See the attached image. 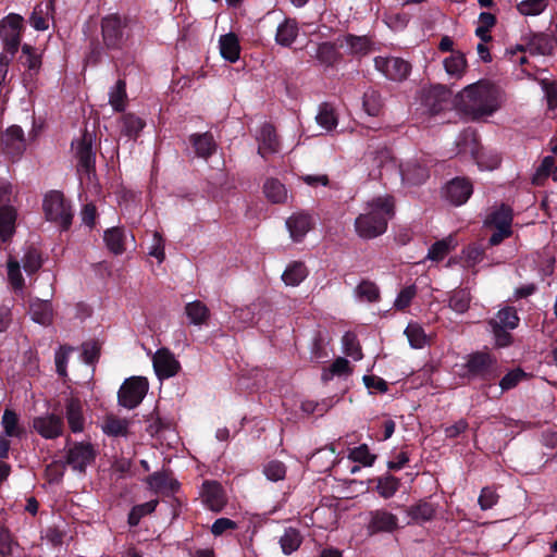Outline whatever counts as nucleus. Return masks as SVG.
<instances>
[{"instance_id": "nucleus-29", "label": "nucleus", "mask_w": 557, "mask_h": 557, "mask_svg": "<svg viewBox=\"0 0 557 557\" xmlns=\"http://www.w3.org/2000/svg\"><path fill=\"white\" fill-rule=\"evenodd\" d=\"M125 232L120 227H111L103 234V240L108 249L114 255H121L125 251Z\"/></svg>"}, {"instance_id": "nucleus-41", "label": "nucleus", "mask_w": 557, "mask_h": 557, "mask_svg": "<svg viewBox=\"0 0 557 557\" xmlns=\"http://www.w3.org/2000/svg\"><path fill=\"white\" fill-rule=\"evenodd\" d=\"M405 334L412 348H423L428 343V336L424 333L423 327L418 323H409L405 330Z\"/></svg>"}, {"instance_id": "nucleus-34", "label": "nucleus", "mask_w": 557, "mask_h": 557, "mask_svg": "<svg viewBox=\"0 0 557 557\" xmlns=\"http://www.w3.org/2000/svg\"><path fill=\"white\" fill-rule=\"evenodd\" d=\"M457 245V242L454 236L449 235L446 238L437 240L434 243L428 252V259L433 261L443 260L450 250H453Z\"/></svg>"}, {"instance_id": "nucleus-56", "label": "nucleus", "mask_w": 557, "mask_h": 557, "mask_svg": "<svg viewBox=\"0 0 557 557\" xmlns=\"http://www.w3.org/2000/svg\"><path fill=\"white\" fill-rule=\"evenodd\" d=\"M148 255L154 257L159 263L163 262L165 258L164 239L158 232L153 233L152 243L151 246L149 247Z\"/></svg>"}, {"instance_id": "nucleus-46", "label": "nucleus", "mask_w": 557, "mask_h": 557, "mask_svg": "<svg viewBox=\"0 0 557 557\" xmlns=\"http://www.w3.org/2000/svg\"><path fill=\"white\" fill-rule=\"evenodd\" d=\"M496 18L492 13L482 12L479 16V25L475 29V35L484 42L492 39L490 29L495 25Z\"/></svg>"}, {"instance_id": "nucleus-15", "label": "nucleus", "mask_w": 557, "mask_h": 557, "mask_svg": "<svg viewBox=\"0 0 557 557\" xmlns=\"http://www.w3.org/2000/svg\"><path fill=\"white\" fill-rule=\"evenodd\" d=\"M0 144L4 152L13 158L22 156L26 149L24 131L18 125H12L2 134Z\"/></svg>"}, {"instance_id": "nucleus-27", "label": "nucleus", "mask_w": 557, "mask_h": 557, "mask_svg": "<svg viewBox=\"0 0 557 557\" xmlns=\"http://www.w3.org/2000/svg\"><path fill=\"white\" fill-rule=\"evenodd\" d=\"M185 313L189 322L194 325L205 324L210 317L209 308L200 300L186 304Z\"/></svg>"}, {"instance_id": "nucleus-12", "label": "nucleus", "mask_w": 557, "mask_h": 557, "mask_svg": "<svg viewBox=\"0 0 557 557\" xmlns=\"http://www.w3.org/2000/svg\"><path fill=\"white\" fill-rule=\"evenodd\" d=\"M152 364L159 380L170 379L181 370L178 360L168 348H160L153 354Z\"/></svg>"}, {"instance_id": "nucleus-58", "label": "nucleus", "mask_w": 557, "mask_h": 557, "mask_svg": "<svg viewBox=\"0 0 557 557\" xmlns=\"http://www.w3.org/2000/svg\"><path fill=\"white\" fill-rule=\"evenodd\" d=\"M523 376V371L519 369L508 372L499 382L502 392L516 387Z\"/></svg>"}, {"instance_id": "nucleus-47", "label": "nucleus", "mask_w": 557, "mask_h": 557, "mask_svg": "<svg viewBox=\"0 0 557 557\" xmlns=\"http://www.w3.org/2000/svg\"><path fill=\"white\" fill-rule=\"evenodd\" d=\"M348 458L351 462H358L363 467H370L375 460V455L370 453V449L366 444H362L350 449Z\"/></svg>"}, {"instance_id": "nucleus-19", "label": "nucleus", "mask_w": 557, "mask_h": 557, "mask_svg": "<svg viewBox=\"0 0 557 557\" xmlns=\"http://www.w3.org/2000/svg\"><path fill=\"white\" fill-rule=\"evenodd\" d=\"M75 152L78 160V172L81 174H86L89 178L95 166V154L91 148V140L84 136L83 139L76 143Z\"/></svg>"}, {"instance_id": "nucleus-31", "label": "nucleus", "mask_w": 557, "mask_h": 557, "mask_svg": "<svg viewBox=\"0 0 557 557\" xmlns=\"http://www.w3.org/2000/svg\"><path fill=\"white\" fill-rule=\"evenodd\" d=\"M308 275L305 263L294 261L282 274V280L287 286H298Z\"/></svg>"}, {"instance_id": "nucleus-8", "label": "nucleus", "mask_w": 557, "mask_h": 557, "mask_svg": "<svg viewBox=\"0 0 557 557\" xmlns=\"http://www.w3.org/2000/svg\"><path fill=\"white\" fill-rule=\"evenodd\" d=\"M24 18L15 13H10L0 21V40L5 51L14 55L20 47Z\"/></svg>"}, {"instance_id": "nucleus-26", "label": "nucleus", "mask_w": 557, "mask_h": 557, "mask_svg": "<svg viewBox=\"0 0 557 557\" xmlns=\"http://www.w3.org/2000/svg\"><path fill=\"white\" fill-rule=\"evenodd\" d=\"M196 154L200 158H208L215 151V143L213 136L209 133L193 134L190 136Z\"/></svg>"}, {"instance_id": "nucleus-64", "label": "nucleus", "mask_w": 557, "mask_h": 557, "mask_svg": "<svg viewBox=\"0 0 557 557\" xmlns=\"http://www.w3.org/2000/svg\"><path fill=\"white\" fill-rule=\"evenodd\" d=\"M335 49L333 45L329 42H322L319 45L317 50V57L324 61V62H331V60L334 58Z\"/></svg>"}, {"instance_id": "nucleus-3", "label": "nucleus", "mask_w": 557, "mask_h": 557, "mask_svg": "<svg viewBox=\"0 0 557 557\" xmlns=\"http://www.w3.org/2000/svg\"><path fill=\"white\" fill-rule=\"evenodd\" d=\"M519 322L517 310L509 306L499 309L495 317L488 320L487 323L497 347L503 348L511 344L510 331L515 330Z\"/></svg>"}, {"instance_id": "nucleus-39", "label": "nucleus", "mask_w": 557, "mask_h": 557, "mask_svg": "<svg viewBox=\"0 0 557 557\" xmlns=\"http://www.w3.org/2000/svg\"><path fill=\"white\" fill-rule=\"evenodd\" d=\"M20 61L24 67L33 72H38L41 66V59L39 53L36 51V49L27 44L22 47Z\"/></svg>"}, {"instance_id": "nucleus-54", "label": "nucleus", "mask_w": 557, "mask_h": 557, "mask_svg": "<svg viewBox=\"0 0 557 557\" xmlns=\"http://www.w3.org/2000/svg\"><path fill=\"white\" fill-rule=\"evenodd\" d=\"M264 474L270 481L277 482L285 478L286 468L283 462L273 460L264 467Z\"/></svg>"}, {"instance_id": "nucleus-35", "label": "nucleus", "mask_w": 557, "mask_h": 557, "mask_svg": "<svg viewBox=\"0 0 557 557\" xmlns=\"http://www.w3.org/2000/svg\"><path fill=\"white\" fill-rule=\"evenodd\" d=\"M51 8H52V2H50V1L45 4H42V3L37 4L34 8V11L29 17V23L35 29H37V30L48 29V27H49L48 15H49V11L51 10Z\"/></svg>"}, {"instance_id": "nucleus-37", "label": "nucleus", "mask_w": 557, "mask_h": 557, "mask_svg": "<svg viewBox=\"0 0 557 557\" xmlns=\"http://www.w3.org/2000/svg\"><path fill=\"white\" fill-rule=\"evenodd\" d=\"M471 295L467 289H456L451 293L448 306L457 313H465L470 306Z\"/></svg>"}, {"instance_id": "nucleus-21", "label": "nucleus", "mask_w": 557, "mask_h": 557, "mask_svg": "<svg viewBox=\"0 0 557 557\" xmlns=\"http://www.w3.org/2000/svg\"><path fill=\"white\" fill-rule=\"evenodd\" d=\"M258 152L265 157L270 153H276L280 150V143L274 127L271 124H263L260 128Z\"/></svg>"}, {"instance_id": "nucleus-60", "label": "nucleus", "mask_w": 557, "mask_h": 557, "mask_svg": "<svg viewBox=\"0 0 557 557\" xmlns=\"http://www.w3.org/2000/svg\"><path fill=\"white\" fill-rule=\"evenodd\" d=\"M434 95V97L438 98V103H434L431 106V112L432 113H438L440 111L444 110L447 104V98H448V91L444 87H436L433 89L432 94L430 96ZM431 97H429L430 99Z\"/></svg>"}, {"instance_id": "nucleus-11", "label": "nucleus", "mask_w": 557, "mask_h": 557, "mask_svg": "<svg viewBox=\"0 0 557 557\" xmlns=\"http://www.w3.org/2000/svg\"><path fill=\"white\" fill-rule=\"evenodd\" d=\"M125 24L115 14L108 15L101 21L103 44L108 49H119L123 42Z\"/></svg>"}, {"instance_id": "nucleus-52", "label": "nucleus", "mask_w": 557, "mask_h": 557, "mask_svg": "<svg viewBox=\"0 0 557 557\" xmlns=\"http://www.w3.org/2000/svg\"><path fill=\"white\" fill-rule=\"evenodd\" d=\"M417 295L416 285H408L398 293L395 301L394 308L397 310H405L412 301V299Z\"/></svg>"}, {"instance_id": "nucleus-63", "label": "nucleus", "mask_w": 557, "mask_h": 557, "mask_svg": "<svg viewBox=\"0 0 557 557\" xmlns=\"http://www.w3.org/2000/svg\"><path fill=\"white\" fill-rule=\"evenodd\" d=\"M363 382L368 388H374L381 393H385L387 391V383L381 377L366 375L363 376Z\"/></svg>"}, {"instance_id": "nucleus-49", "label": "nucleus", "mask_w": 557, "mask_h": 557, "mask_svg": "<svg viewBox=\"0 0 557 557\" xmlns=\"http://www.w3.org/2000/svg\"><path fill=\"white\" fill-rule=\"evenodd\" d=\"M1 423L8 436H20L22 434V429L18 426V417L14 411L5 409Z\"/></svg>"}, {"instance_id": "nucleus-48", "label": "nucleus", "mask_w": 557, "mask_h": 557, "mask_svg": "<svg viewBox=\"0 0 557 557\" xmlns=\"http://www.w3.org/2000/svg\"><path fill=\"white\" fill-rule=\"evenodd\" d=\"M541 88L547 102L549 111L557 110V83L547 78L541 79Z\"/></svg>"}, {"instance_id": "nucleus-57", "label": "nucleus", "mask_w": 557, "mask_h": 557, "mask_svg": "<svg viewBox=\"0 0 557 557\" xmlns=\"http://www.w3.org/2000/svg\"><path fill=\"white\" fill-rule=\"evenodd\" d=\"M41 267V259L35 249L26 251L23 258V268L28 273H35Z\"/></svg>"}, {"instance_id": "nucleus-38", "label": "nucleus", "mask_w": 557, "mask_h": 557, "mask_svg": "<svg viewBox=\"0 0 557 557\" xmlns=\"http://www.w3.org/2000/svg\"><path fill=\"white\" fill-rule=\"evenodd\" d=\"M363 109L371 116H377L383 109V100L379 91L369 89L363 95Z\"/></svg>"}, {"instance_id": "nucleus-18", "label": "nucleus", "mask_w": 557, "mask_h": 557, "mask_svg": "<svg viewBox=\"0 0 557 557\" xmlns=\"http://www.w3.org/2000/svg\"><path fill=\"white\" fill-rule=\"evenodd\" d=\"M132 420L108 413L103 417L100 428L107 436L127 437L129 435Z\"/></svg>"}, {"instance_id": "nucleus-30", "label": "nucleus", "mask_w": 557, "mask_h": 557, "mask_svg": "<svg viewBox=\"0 0 557 557\" xmlns=\"http://www.w3.org/2000/svg\"><path fill=\"white\" fill-rule=\"evenodd\" d=\"M121 133L129 138H136L145 127V122L133 113H127L119 120Z\"/></svg>"}, {"instance_id": "nucleus-53", "label": "nucleus", "mask_w": 557, "mask_h": 557, "mask_svg": "<svg viewBox=\"0 0 557 557\" xmlns=\"http://www.w3.org/2000/svg\"><path fill=\"white\" fill-rule=\"evenodd\" d=\"M343 346L344 352L347 356L354 358L355 360H360L362 358L361 348L355 334L346 333L343 336Z\"/></svg>"}, {"instance_id": "nucleus-28", "label": "nucleus", "mask_w": 557, "mask_h": 557, "mask_svg": "<svg viewBox=\"0 0 557 557\" xmlns=\"http://www.w3.org/2000/svg\"><path fill=\"white\" fill-rule=\"evenodd\" d=\"M267 199L273 203H284L288 198L286 187L276 178H269L263 185Z\"/></svg>"}, {"instance_id": "nucleus-23", "label": "nucleus", "mask_w": 557, "mask_h": 557, "mask_svg": "<svg viewBox=\"0 0 557 557\" xmlns=\"http://www.w3.org/2000/svg\"><path fill=\"white\" fill-rule=\"evenodd\" d=\"M315 121L326 133H330L338 125V116L335 108L329 103L323 102L319 106Z\"/></svg>"}, {"instance_id": "nucleus-14", "label": "nucleus", "mask_w": 557, "mask_h": 557, "mask_svg": "<svg viewBox=\"0 0 557 557\" xmlns=\"http://www.w3.org/2000/svg\"><path fill=\"white\" fill-rule=\"evenodd\" d=\"M96 449L87 442H79L73 444L66 454L67 463L76 470H84L89 463L95 460Z\"/></svg>"}, {"instance_id": "nucleus-59", "label": "nucleus", "mask_w": 557, "mask_h": 557, "mask_svg": "<svg viewBox=\"0 0 557 557\" xmlns=\"http://www.w3.org/2000/svg\"><path fill=\"white\" fill-rule=\"evenodd\" d=\"M131 467V459L125 457L116 458L111 466V473L116 478H124L129 473Z\"/></svg>"}, {"instance_id": "nucleus-42", "label": "nucleus", "mask_w": 557, "mask_h": 557, "mask_svg": "<svg viewBox=\"0 0 557 557\" xmlns=\"http://www.w3.org/2000/svg\"><path fill=\"white\" fill-rule=\"evenodd\" d=\"M400 173L403 176V180L412 183V184H419L423 182L428 172L425 168L419 165V164H412L407 163L405 165H401Z\"/></svg>"}, {"instance_id": "nucleus-43", "label": "nucleus", "mask_w": 557, "mask_h": 557, "mask_svg": "<svg viewBox=\"0 0 557 557\" xmlns=\"http://www.w3.org/2000/svg\"><path fill=\"white\" fill-rule=\"evenodd\" d=\"M8 280L11 284L12 288L15 292H23L24 288V278L21 272V267L17 260L10 258L8 260Z\"/></svg>"}, {"instance_id": "nucleus-61", "label": "nucleus", "mask_w": 557, "mask_h": 557, "mask_svg": "<svg viewBox=\"0 0 557 557\" xmlns=\"http://www.w3.org/2000/svg\"><path fill=\"white\" fill-rule=\"evenodd\" d=\"M97 216L96 207L92 203H87L83 207L81 211L82 223L89 228L95 226Z\"/></svg>"}, {"instance_id": "nucleus-9", "label": "nucleus", "mask_w": 557, "mask_h": 557, "mask_svg": "<svg viewBox=\"0 0 557 557\" xmlns=\"http://www.w3.org/2000/svg\"><path fill=\"white\" fill-rule=\"evenodd\" d=\"M148 388L149 383L145 376H132L126 379L117 393L120 406L127 409L136 408L143 401Z\"/></svg>"}, {"instance_id": "nucleus-10", "label": "nucleus", "mask_w": 557, "mask_h": 557, "mask_svg": "<svg viewBox=\"0 0 557 557\" xmlns=\"http://www.w3.org/2000/svg\"><path fill=\"white\" fill-rule=\"evenodd\" d=\"M374 64L385 77L395 82L406 79L411 71V65L397 57H376Z\"/></svg>"}, {"instance_id": "nucleus-17", "label": "nucleus", "mask_w": 557, "mask_h": 557, "mask_svg": "<svg viewBox=\"0 0 557 557\" xmlns=\"http://www.w3.org/2000/svg\"><path fill=\"white\" fill-rule=\"evenodd\" d=\"M472 184L467 178L456 177L445 188V197L455 206L463 205L472 195Z\"/></svg>"}, {"instance_id": "nucleus-32", "label": "nucleus", "mask_w": 557, "mask_h": 557, "mask_svg": "<svg viewBox=\"0 0 557 557\" xmlns=\"http://www.w3.org/2000/svg\"><path fill=\"white\" fill-rule=\"evenodd\" d=\"M16 214L11 207L0 208V240L7 242L14 233Z\"/></svg>"}, {"instance_id": "nucleus-13", "label": "nucleus", "mask_w": 557, "mask_h": 557, "mask_svg": "<svg viewBox=\"0 0 557 557\" xmlns=\"http://www.w3.org/2000/svg\"><path fill=\"white\" fill-rule=\"evenodd\" d=\"M34 430L44 438L53 440L63 434L64 425L61 417L46 413L33 420Z\"/></svg>"}, {"instance_id": "nucleus-45", "label": "nucleus", "mask_w": 557, "mask_h": 557, "mask_svg": "<svg viewBox=\"0 0 557 557\" xmlns=\"http://www.w3.org/2000/svg\"><path fill=\"white\" fill-rule=\"evenodd\" d=\"M467 61L463 54L455 53L444 60V66L450 76L460 77L466 70Z\"/></svg>"}, {"instance_id": "nucleus-16", "label": "nucleus", "mask_w": 557, "mask_h": 557, "mask_svg": "<svg viewBox=\"0 0 557 557\" xmlns=\"http://www.w3.org/2000/svg\"><path fill=\"white\" fill-rule=\"evenodd\" d=\"M64 414L70 430L73 433H82L85 430L86 417L84 404L76 397L66 399Z\"/></svg>"}, {"instance_id": "nucleus-22", "label": "nucleus", "mask_w": 557, "mask_h": 557, "mask_svg": "<svg viewBox=\"0 0 557 557\" xmlns=\"http://www.w3.org/2000/svg\"><path fill=\"white\" fill-rule=\"evenodd\" d=\"M29 314L35 322L48 325L53 317L51 304L49 300L33 298L29 300Z\"/></svg>"}, {"instance_id": "nucleus-4", "label": "nucleus", "mask_w": 557, "mask_h": 557, "mask_svg": "<svg viewBox=\"0 0 557 557\" xmlns=\"http://www.w3.org/2000/svg\"><path fill=\"white\" fill-rule=\"evenodd\" d=\"M42 208L48 221L55 223L63 230L71 226L73 210L62 193L57 190L48 193L44 198Z\"/></svg>"}, {"instance_id": "nucleus-2", "label": "nucleus", "mask_w": 557, "mask_h": 557, "mask_svg": "<svg viewBox=\"0 0 557 557\" xmlns=\"http://www.w3.org/2000/svg\"><path fill=\"white\" fill-rule=\"evenodd\" d=\"M458 97L462 111L473 119L490 116L499 108L496 90L486 83L469 85Z\"/></svg>"}, {"instance_id": "nucleus-20", "label": "nucleus", "mask_w": 557, "mask_h": 557, "mask_svg": "<svg viewBox=\"0 0 557 557\" xmlns=\"http://www.w3.org/2000/svg\"><path fill=\"white\" fill-rule=\"evenodd\" d=\"M286 226L293 240L300 242L311 230V216L302 212L295 213L287 219Z\"/></svg>"}, {"instance_id": "nucleus-25", "label": "nucleus", "mask_w": 557, "mask_h": 557, "mask_svg": "<svg viewBox=\"0 0 557 557\" xmlns=\"http://www.w3.org/2000/svg\"><path fill=\"white\" fill-rule=\"evenodd\" d=\"M221 55L234 63L239 59L240 46L234 33L222 35L219 40Z\"/></svg>"}, {"instance_id": "nucleus-1", "label": "nucleus", "mask_w": 557, "mask_h": 557, "mask_svg": "<svg viewBox=\"0 0 557 557\" xmlns=\"http://www.w3.org/2000/svg\"><path fill=\"white\" fill-rule=\"evenodd\" d=\"M394 200L383 196L367 202L363 212L355 221L357 234L366 239L377 237L387 230L388 221L394 216Z\"/></svg>"}, {"instance_id": "nucleus-5", "label": "nucleus", "mask_w": 557, "mask_h": 557, "mask_svg": "<svg viewBox=\"0 0 557 557\" xmlns=\"http://www.w3.org/2000/svg\"><path fill=\"white\" fill-rule=\"evenodd\" d=\"M458 153L470 156L481 168L495 169L500 164L502 158L496 152H484L481 150L479 141L473 132L467 131L462 133L458 140Z\"/></svg>"}, {"instance_id": "nucleus-7", "label": "nucleus", "mask_w": 557, "mask_h": 557, "mask_svg": "<svg viewBox=\"0 0 557 557\" xmlns=\"http://www.w3.org/2000/svg\"><path fill=\"white\" fill-rule=\"evenodd\" d=\"M486 226L495 228L490 237L492 246L499 245L505 238L511 236L512 210L510 207L500 205L495 207L485 220Z\"/></svg>"}, {"instance_id": "nucleus-36", "label": "nucleus", "mask_w": 557, "mask_h": 557, "mask_svg": "<svg viewBox=\"0 0 557 557\" xmlns=\"http://www.w3.org/2000/svg\"><path fill=\"white\" fill-rule=\"evenodd\" d=\"M126 98V84L119 79L109 92V103L114 111L120 112L125 109Z\"/></svg>"}, {"instance_id": "nucleus-50", "label": "nucleus", "mask_w": 557, "mask_h": 557, "mask_svg": "<svg viewBox=\"0 0 557 557\" xmlns=\"http://www.w3.org/2000/svg\"><path fill=\"white\" fill-rule=\"evenodd\" d=\"M313 467L329 469L335 461V450L333 448H323L313 454L310 458Z\"/></svg>"}, {"instance_id": "nucleus-33", "label": "nucleus", "mask_w": 557, "mask_h": 557, "mask_svg": "<svg viewBox=\"0 0 557 557\" xmlns=\"http://www.w3.org/2000/svg\"><path fill=\"white\" fill-rule=\"evenodd\" d=\"M354 293L359 301L376 302L380 299V288L370 280H362Z\"/></svg>"}, {"instance_id": "nucleus-62", "label": "nucleus", "mask_w": 557, "mask_h": 557, "mask_svg": "<svg viewBox=\"0 0 557 557\" xmlns=\"http://www.w3.org/2000/svg\"><path fill=\"white\" fill-rule=\"evenodd\" d=\"M69 351H70V348L60 347L58 349V351L55 352L54 361H55L57 372L61 376L66 375V362H67Z\"/></svg>"}, {"instance_id": "nucleus-51", "label": "nucleus", "mask_w": 557, "mask_h": 557, "mask_svg": "<svg viewBox=\"0 0 557 557\" xmlns=\"http://www.w3.org/2000/svg\"><path fill=\"white\" fill-rule=\"evenodd\" d=\"M148 484L150 487H176L178 483L172 478L168 471H157L149 479Z\"/></svg>"}, {"instance_id": "nucleus-55", "label": "nucleus", "mask_w": 557, "mask_h": 557, "mask_svg": "<svg viewBox=\"0 0 557 557\" xmlns=\"http://www.w3.org/2000/svg\"><path fill=\"white\" fill-rule=\"evenodd\" d=\"M349 362L345 358H337L329 370L322 374L323 380H330L333 375H343L349 373Z\"/></svg>"}, {"instance_id": "nucleus-24", "label": "nucleus", "mask_w": 557, "mask_h": 557, "mask_svg": "<svg viewBox=\"0 0 557 557\" xmlns=\"http://www.w3.org/2000/svg\"><path fill=\"white\" fill-rule=\"evenodd\" d=\"M298 24L295 20L286 18L276 29L275 41L283 47H289L298 36Z\"/></svg>"}, {"instance_id": "nucleus-6", "label": "nucleus", "mask_w": 557, "mask_h": 557, "mask_svg": "<svg viewBox=\"0 0 557 557\" xmlns=\"http://www.w3.org/2000/svg\"><path fill=\"white\" fill-rule=\"evenodd\" d=\"M466 369L469 379L492 381L499 375L497 359L483 351L471 354L467 359Z\"/></svg>"}, {"instance_id": "nucleus-40", "label": "nucleus", "mask_w": 557, "mask_h": 557, "mask_svg": "<svg viewBox=\"0 0 557 557\" xmlns=\"http://www.w3.org/2000/svg\"><path fill=\"white\" fill-rule=\"evenodd\" d=\"M548 7V0H522L517 4V10L524 16H537Z\"/></svg>"}, {"instance_id": "nucleus-44", "label": "nucleus", "mask_w": 557, "mask_h": 557, "mask_svg": "<svg viewBox=\"0 0 557 557\" xmlns=\"http://www.w3.org/2000/svg\"><path fill=\"white\" fill-rule=\"evenodd\" d=\"M543 40H544L543 36H534L528 46L516 45L515 47L506 49V54L510 55L511 61H515L513 57L518 52L530 51L531 53L545 54L546 50L544 48H542V46L540 45V42Z\"/></svg>"}]
</instances>
